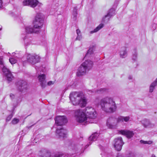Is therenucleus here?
<instances>
[{
  "instance_id": "nucleus-24",
  "label": "nucleus",
  "mask_w": 157,
  "mask_h": 157,
  "mask_svg": "<svg viewBox=\"0 0 157 157\" xmlns=\"http://www.w3.org/2000/svg\"><path fill=\"white\" fill-rule=\"evenodd\" d=\"M157 85V78L150 85L149 87V92L152 93L155 89V87Z\"/></svg>"
},
{
  "instance_id": "nucleus-42",
  "label": "nucleus",
  "mask_w": 157,
  "mask_h": 157,
  "mask_svg": "<svg viewBox=\"0 0 157 157\" xmlns=\"http://www.w3.org/2000/svg\"><path fill=\"white\" fill-rule=\"evenodd\" d=\"M130 156L129 157H135V155L133 153H131L130 155Z\"/></svg>"
},
{
  "instance_id": "nucleus-17",
  "label": "nucleus",
  "mask_w": 157,
  "mask_h": 157,
  "mask_svg": "<svg viewBox=\"0 0 157 157\" xmlns=\"http://www.w3.org/2000/svg\"><path fill=\"white\" fill-rule=\"evenodd\" d=\"M119 132L121 134L126 136L128 138H130L134 135L132 131L128 130H121Z\"/></svg>"
},
{
  "instance_id": "nucleus-10",
  "label": "nucleus",
  "mask_w": 157,
  "mask_h": 157,
  "mask_svg": "<svg viewBox=\"0 0 157 157\" xmlns=\"http://www.w3.org/2000/svg\"><path fill=\"white\" fill-rule=\"evenodd\" d=\"M56 128V135L58 138L60 139H63L67 137L66 130L64 129L62 127L60 128L58 127H55Z\"/></svg>"
},
{
  "instance_id": "nucleus-13",
  "label": "nucleus",
  "mask_w": 157,
  "mask_h": 157,
  "mask_svg": "<svg viewBox=\"0 0 157 157\" xmlns=\"http://www.w3.org/2000/svg\"><path fill=\"white\" fill-rule=\"evenodd\" d=\"M45 78V75L44 74H40L38 77L39 81L42 88H44L46 86V82Z\"/></svg>"
},
{
  "instance_id": "nucleus-25",
  "label": "nucleus",
  "mask_w": 157,
  "mask_h": 157,
  "mask_svg": "<svg viewBox=\"0 0 157 157\" xmlns=\"http://www.w3.org/2000/svg\"><path fill=\"white\" fill-rule=\"evenodd\" d=\"M115 14V11L114 9L112 8L110 9L109 11L107 14L106 15L105 17H108V16L111 17Z\"/></svg>"
},
{
  "instance_id": "nucleus-4",
  "label": "nucleus",
  "mask_w": 157,
  "mask_h": 157,
  "mask_svg": "<svg viewBox=\"0 0 157 157\" xmlns=\"http://www.w3.org/2000/svg\"><path fill=\"white\" fill-rule=\"evenodd\" d=\"M43 21L44 20L41 14L37 13L34 21L33 27L32 28L30 26H27L25 28V31L27 33H37L42 28Z\"/></svg>"
},
{
  "instance_id": "nucleus-38",
  "label": "nucleus",
  "mask_w": 157,
  "mask_h": 157,
  "mask_svg": "<svg viewBox=\"0 0 157 157\" xmlns=\"http://www.w3.org/2000/svg\"><path fill=\"white\" fill-rule=\"evenodd\" d=\"M54 83V82L52 81H49L48 83V86H50L51 85L53 84Z\"/></svg>"
},
{
  "instance_id": "nucleus-9",
  "label": "nucleus",
  "mask_w": 157,
  "mask_h": 157,
  "mask_svg": "<svg viewBox=\"0 0 157 157\" xmlns=\"http://www.w3.org/2000/svg\"><path fill=\"white\" fill-rule=\"evenodd\" d=\"M56 124L54 127H55L56 125L57 126H62L67 122V120L64 116H59L56 117L55 119Z\"/></svg>"
},
{
  "instance_id": "nucleus-33",
  "label": "nucleus",
  "mask_w": 157,
  "mask_h": 157,
  "mask_svg": "<svg viewBox=\"0 0 157 157\" xmlns=\"http://www.w3.org/2000/svg\"><path fill=\"white\" fill-rule=\"evenodd\" d=\"M105 16L106 15L102 18L103 21L104 22H108L110 18L111 17L110 16L105 17Z\"/></svg>"
},
{
  "instance_id": "nucleus-30",
  "label": "nucleus",
  "mask_w": 157,
  "mask_h": 157,
  "mask_svg": "<svg viewBox=\"0 0 157 157\" xmlns=\"http://www.w3.org/2000/svg\"><path fill=\"white\" fill-rule=\"evenodd\" d=\"M71 149L73 151V152L74 153L78 152V148L77 146L76 145H73L71 146Z\"/></svg>"
},
{
  "instance_id": "nucleus-2",
  "label": "nucleus",
  "mask_w": 157,
  "mask_h": 157,
  "mask_svg": "<svg viewBox=\"0 0 157 157\" xmlns=\"http://www.w3.org/2000/svg\"><path fill=\"white\" fill-rule=\"evenodd\" d=\"M70 98L73 105L84 107L87 104V100L84 94L80 92H73L70 95Z\"/></svg>"
},
{
  "instance_id": "nucleus-12",
  "label": "nucleus",
  "mask_w": 157,
  "mask_h": 157,
  "mask_svg": "<svg viewBox=\"0 0 157 157\" xmlns=\"http://www.w3.org/2000/svg\"><path fill=\"white\" fill-rule=\"evenodd\" d=\"M123 144L124 143L121 137H119L115 139L114 147L117 151H120L121 149Z\"/></svg>"
},
{
  "instance_id": "nucleus-29",
  "label": "nucleus",
  "mask_w": 157,
  "mask_h": 157,
  "mask_svg": "<svg viewBox=\"0 0 157 157\" xmlns=\"http://www.w3.org/2000/svg\"><path fill=\"white\" fill-rule=\"evenodd\" d=\"M77 8V7H75L74 8L73 11L72 13V15L73 16V18L75 20L76 19V17L78 14Z\"/></svg>"
},
{
  "instance_id": "nucleus-8",
  "label": "nucleus",
  "mask_w": 157,
  "mask_h": 157,
  "mask_svg": "<svg viewBox=\"0 0 157 157\" xmlns=\"http://www.w3.org/2000/svg\"><path fill=\"white\" fill-rule=\"evenodd\" d=\"M40 59V56L35 54H29L27 56V61L33 64L38 63Z\"/></svg>"
},
{
  "instance_id": "nucleus-41",
  "label": "nucleus",
  "mask_w": 157,
  "mask_h": 157,
  "mask_svg": "<svg viewBox=\"0 0 157 157\" xmlns=\"http://www.w3.org/2000/svg\"><path fill=\"white\" fill-rule=\"evenodd\" d=\"M128 79H129V80H131V79H132V76L131 75H129V76L128 77Z\"/></svg>"
},
{
  "instance_id": "nucleus-1",
  "label": "nucleus",
  "mask_w": 157,
  "mask_h": 157,
  "mask_svg": "<svg viewBox=\"0 0 157 157\" xmlns=\"http://www.w3.org/2000/svg\"><path fill=\"white\" fill-rule=\"evenodd\" d=\"M75 115L78 122L85 125L96 123L97 122L96 119L97 113L92 107H87L83 110L79 109L76 110Z\"/></svg>"
},
{
  "instance_id": "nucleus-32",
  "label": "nucleus",
  "mask_w": 157,
  "mask_h": 157,
  "mask_svg": "<svg viewBox=\"0 0 157 157\" xmlns=\"http://www.w3.org/2000/svg\"><path fill=\"white\" fill-rule=\"evenodd\" d=\"M140 142L142 144H150L152 143V141L151 140L148 141H144L143 140H140Z\"/></svg>"
},
{
  "instance_id": "nucleus-31",
  "label": "nucleus",
  "mask_w": 157,
  "mask_h": 157,
  "mask_svg": "<svg viewBox=\"0 0 157 157\" xmlns=\"http://www.w3.org/2000/svg\"><path fill=\"white\" fill-rule=\"evenodd\" d=\"M9 61L12 64H13L17 62V60L13 58H10Z\"/></svg>"
},
{
  "instance_id": "nucleus-44",
  "label": "nucleus",
  "mask_w": 157,
  "mask_h": 157,
  "mask_svg": "<svg viewBox=\"0 0 157 157\" xmlns=\"http://www.w3.org/2000/svg\"><path fill=\"white\" fill-rule=\"evenodd\" d=\"M151 157H156L155 155H152Z\"/></svg>"
},
{
  "instance_id": "nucleus-11",
  "label": "nucleus",
  "mask_w": 157,
  "mask_h": 157,
  "mask_svg": "<svg viewBox=\"0 0 157 157\" xmlns=\"http://www.w3.org/2000/svg\"><path fill=\"white\" fill-rule=\"evenodd\" d=\"M39 2L37 0H24L22 2L24 6H29L32 8L36 6Z\"/></svg>"
},
{
  "instance_id": "nucleus-26",
  "label": "nucleus",
  "mask_w": 157,
  "mask_h": 157,
  "mask_svg": "<svg viewBox=\"0 0 157 157\" xmlns=\"http://www.w3.org/2000/svg\"><path fill=\"white\" fill-rule=\"evenodd\" d=\"M104 26L103 24L102 23L100 24L93 31H90L91 33H96L99 30L102 28Z\"/></svg>"
},
{
  "instance_id": "nucleus-45",
  "label": "nucleus",
  "mask_w": 157,
  "mask_h": 157,
  "mask_svg": "<svg viewBox=\"0 0 157 157\" xmlns=\"http://www.w3.org/2000/svg\"><path fill=\"white\" fill-rule=\"evenodd\" d=\"M36 70H37V72H38V70L36 68Z\"/></svg>"
},
{
  "instance_id": "nucleus-46",
  "label": "nucleus",
  "mask_w": 157,
  "mask_h": 157,
  "mask_svg": "<svg viewBox=\"0 0 157 157\" xmlns=\"http://www.w3.org/2000/svg\"><path fill=\"white\" fill-rule=\"evenodd\" d=\"M0 30H1V29H0Z\"/></svg>"
},
{
  "instance_id": "nucleus-21",
  "label": "nucleus",
  "mask_w": 157,
  "mask_h": 157,
  "mask_svg": "<svg viewBox=\"0 0 157 157\" xmlns=\"http://www.w3.org/2000/svg\"><path fill=\"white\" fill-rule=\"evenodd\" d=\"M130 117L129 116H120L118 117V121L120 122H127L129 121Z\"/></svg>"
},
{
  "instance_id": "nucleus-14",
  "label": "nucleus",
  "mask_w": 157,
  "mask_h": 157,
  "mask_svg": "<svg viewBox=\"0 0 157 157\" xmlns=\"http://www.w3.org/2000/svg\"><path fill=\"white\" fill-rule=\"evenodd\" d=\"M141 123L143 126L146 128H153L155 125L152 123L149 120L145 119L141 121Z\"/></svg>"
},
{
  "instance_id": "nucleus-3",
  "label": "nucleus",
  "mask_w": 157,
  "mask_h": 157,
  "mask_svg": "<svg viewBox=\"0 0 157 157\" xmlns=\"http://www.w3.org/2000/svg\"><path fill=\"white\" fill-rule=\"evenodd\" d=\"M100 105L102 110L107 113H113L116 111L117 107L113 98L106 97L102 99Z\"/></svg>"
},
{
  "instance_id": "nucleus-28",
  "label": "nucleus",
  "mask_w": 157,
  "mask_h": 157,
  "mask_svg": "<svg viewBox=\"0 0 157 157\" xmlns=\"http://www.w3.org/2000/svg\"><path fill=\"white\" fill-rule=\"evenodd\" d=\"M76 32L77 36L75 40H80L82 39V36L80 31L79 29H77L76 30Z\"/></svg>"
},
{
  "instance_id": "nucleus-19",
  "label": "nucleus",
  "mask_w": 157,
  "mask_h": 157,
  "mask_svg": "<svg viewBox=\"0 0 157 157\" xmlns=\"http://www.w3.org/2000/svg\"><path fill=\"white\" fill-rule=\"evenodd\" d=\"M108 92V89L104 88L100 89L96 91H93L91 90H90L89 91V92H90L92 94H101L106 93Z\"/></svg>"
},
{
  "instance_id": "nucleus-5",
  "label": "nucleus",
  "mask_w": 157,
  "mask_h": 157,
  "mask_svg": "<svg viewBox=\"0 0 157 157\" xmlns=\"http://www.w3.org/2000/svg\"><path fill=\"white\" fill-rule=\"evenodd\" d=\"M0 65L4 75L5 76L8 81H11L13 78V76L4 64L2 56H0Z\"/></svg>"
},
{
  "instance_id": "nucleus-35",
  "label": "nucleus",
  "mask_w": 157,
  "mask_h": 157,
  "mask_svg": "<svg viewBox=\"0 0 157 157\" xmlns=\"http://www.w3.org/2000/svg\"><path fill=\"white\" fill-rule=\"evenodd\" d=\"M51 153L49 152H46L44 155H43V157H50Z\"/></svg>"
},
{
  "instance_id": "nucleus-22",
  "label": "nucleus",
  "mask_w": 157,
  "mask_h": 157,
  "mask_svg": "<svg viewBox=\"0 0 157 157\" xmlns=\"http://www.w3.org/2000/svg\"><path fill=\"white\" fill-rule=\"evenodd\" d=\"M21 38L24 40L25 44L27 45L29 44L30 42V40L27 37V35L22 34L21 35Z\"/></svg>"
},
{
  "instance_id": "nucleus-15",
  "label": "nucleus",
  "mask_w": 157,
  "mask_h": 157,
  "mask_svg": "<svg viewBox=\"0 0 157 157\" xmlns=\"http://www.w3.org/2000/svg\"><path fill=\"white\" fill-rule=\"evenodd\" d=\"M82 64L88 71L92 68L93 63L92 61L90 60H85Z\"/></svg>"
},
{
  "instance_id": "nucleus-6",
  "label": "nucleus",
  "mask_w": 157,
  "mask_h": 157,
  "mask_svg": "<svg viewBox=\"0 0 157 157\" xmlns=\"http://www.w3.org/2000/svg\"><path fill=\"white\" fill-rule=\"evenodd\" d=\"M118 118H116L114 117H110L108 118L106 122L108 127L109 128H115L118 123Z\"/></svg>"
},
{
  "instance_id": "nucleus-34",
  "label": "nucleus",
  "mask_w": 157,
  "mask_h": 157,
  "mask_svg": "<svg viewBox=\"0 0 157 157\" xmlns=\"http://www.w3.org/2000/svg\"><path fill=\"white\" fill-rule=\"evenodd\" d=\"M19 120L16 118H14L12 121V123L14 124H17L19 122Z\"/></svg>"
},
{
  "instance_id": "nucleus-39",
  "label": "nucleus",
  "mask_w": 157,
  "mask_h": 157,
  "mask_svg": "<svg viewBox=\"0 0 157 157\" xmlns=\"http://www.w3.org/2000/svg\"><path fill=\"white\" fill-rule=\"evenodd\" d=\"M10 97L11 99H13L14 98V95L12 94H11L10 95Z\"/></svg>"
},
{
  "instance_id": "nucleus-20",
  "label": "nucleus",
  "mask_w": 157,
  "mask_h": 157,
  "mask_svg": "<svg viewBox=\"0 0 157 157\" xmlns=\"http://www.w3.org/2000/svg\"><path fill=\"white\" fill-rule=\"evenodd\" d=\"M120 55L121 58H124L127 56V52L126 48L125 47L121 48L120 52Z\"/></svg>"
},
{
  "instance_id": "nucleus-36",
  "label": "nucleus",
  "mask_w": 157,
  "mask_h": 157,
  "mask_svg": "<svg viewBox=\"0 0 157 157\" xmlns=\"http://www.w3.org/2000/svg\"><path fill=\"white\" fill-rule=\"evenodd\" d=\"M13 117V115L12 114H10L7 117L6 119V121H10Z\"/></svg>"
},
{
  "instance_id": "nucleus-27",
  "label": "nucleus",
  "mask_w": 157,
  "mask_h": 157,
  "mask_svg": "<svg viewBox=\"0 0 157 157\" xmlns=\"http://www.w3.org/2000/svg\"><path fill=\"white\" fill-rule=\"evenodd\" d=\"M94 50L93 47H90L86 54L85 57H90L93 54Z\"/></svg>"
},
{
  "instance_id": "nucleus-18",
  "label": "nucleus",
  "mask_w": 157,
  "mask_h": 157,
  "mask_svg": "<svg viewBox=\"0 0 157 157\" xmlns=\"http://www.w3.org/2000/svg\"><path fill=\"white\" fill-rule=\"evenodd\" d=\"M98 136V134L97 133H95L92 134L89 138V140L90 141L89 142L90 144L86 145V148H87L89 145L91 144L92 143V141L96 140Z\"/></svg>"
},
{
  "instance_id": "nucleus-23",
  "label": "nucleus",
  "mask_w": 157,
  "mask_h": 157,
  "mask_svg": "<svg viewBox=\"0 0 157 157\" xmlns=\"http://www.w3.org/2000/svg\"><path fill=\"white\" fill-rule=\"evenodd\" d=\"M74 155L72 154V155H66L64 154L59 152L52 156V157H73L75 156V155Z\"/></svg>"
},
{
  "instance_id": "nucleus-40",
  "label": "nucleus",
  "mask_w": 157,
  "mask_h": 157,
  "mask_svg": "<svg viewBox=\"0 0 157 157\" xmlns=\"http://www.w3.org/2000/svg\"><path fill=\"white\" fill-rule=\"evenodd\" d=\"M2 0H0V8H1L2 7Z\"/></svg>"
},
{
  "instance_id": "nucleus-7",
  "label": "nucleus",
  "mask_w": 157,
  "mask_h": 157,
  "mask_svg": "<svg viewBox=\"0 0 157 157\" xmlns=\"http://www.w3.org/2000/svg\"><path fill=\"white\" fill-rule=\"evenodd\" d=\"M16 85L17 89L21 92H22L27 89V84L25 80H19L16 83Z\"/></svg>"
},
{
  "instance_id": "nucleus-37",
  "label": "nucleus",
  "mask_w": 157,
  "mask_h": 157,
  "mask_svg": "<svg viewBox=\"0 0 157 157\" xmlns=\"http://www.w3.org/2000/svg\"><path fill=\"white\" fill-rule=\"evenodd\" d=\"M135 53L133 55L132 59L134 60H136L137 57V54L136 52V50H134Z\"/></svg>"
},
{
  "instance_id": "nucleus-16",
  "label": "nucleus",
  "mask_w": 157,
  "mask_h": 157,
  "mask_svg": "<svg viewBox=\"0 0 157 157\" xmlns=\"http://www.w3.org/2000/svg\"><path fill=\"white\" fill-rule=\"evenodd\" d=\"M87 71H88L82 64L78 69L77 72V75L79 76L84 75Z\"/></svg>"
},
{
  "instance_id": "nucleus-43",
  "label": "nucleus",
  "mask_w": 157,
  "mask_h": 157,
  "mask_svg": "<svg viewBox=\"0 0 157 157\" xmlns=\"http://www.w3.org/2000/svg\"><path fill=\"white\" fill-rule=\"evenodd\" d=\"M116 157H124L122 155H118Z\"/></svg>"
}]
</instances>
